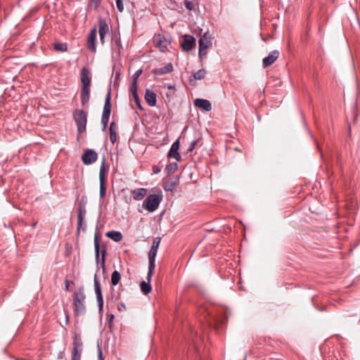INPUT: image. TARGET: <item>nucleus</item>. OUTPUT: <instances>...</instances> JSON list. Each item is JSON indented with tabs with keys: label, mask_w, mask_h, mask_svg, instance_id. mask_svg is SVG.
Here are the masks:
<instances>
[{
	"label": "nucleus",
	"mask_w": 360,
	"mask_h": 360,
	"mask_svg": "<svg viewBox=\"0 0 360 360\" xmlns=\"http://www.w3.org/2000/svg\"><path fill=\"white\" fill-rule=\"evenodd\" d=\"M82 89L80 93L81 103L82 105L88 104L90 98L91 77L89 70L83 67L80 72Z\"/></svg>",
	"instance_id": "f257e3e1"
},
{
	"label": "nucleus",
	"mask_w": 360,
	"mask_h": 360,
	"mask_svg": "<svg viewBox=\"0 0 360 360\" xmlns=\"http://www.w3.org/2000/svg\"><path fill=\"white\" fill-rule=\"evenodd\" d=\"M86 295L83 287L79 288L73 294V312L75 316L84 315L86 312Z\"/></svg>",
	"instance_id": "f03ea898"
},
{
	"label": "nucleus",
	"mask_w": 360,
	"mask_h": 360,
	"mask_svg": "<svg viewBox=\"0 0 360 360\" xmlns=\"http://www.w3.org/2000/svg\"><path fill=\"white\" fill-rule=\"evenodd\" d=\"M87 115V112L83 110L76 109L72 112L73 120L77 127V139H79V135L86 131Z\"/></svg>",
	"instance_id": "7ed1b4c3"
},
{
	"label": "nucleus",
	"mask_w": 360,
	"mask_h": 360,
	"mask_svg": "<svg viewBox=\"0 0 360 360\" xmlns=\"http://www.w3.org/2000/svg\"><path fill=\"white\" fill-rule=\"evenodd\" d=\"M162 200L161 194H150L143 202L142 207L148 212H155Z\"/></svg>",
	"instance_id": "20e7f679"
},
{
	"label": "nucleus",
	"mask_w": 360,
	"mask_h": 360,
	"mask_svg": "<svg viewBox=\"0 0 360 360\" xmlns=\"http://www.w3.org/2000/svg\"><path fill=\"white\" fill-rule=\"evenodd\" d=\"M160 243V238H155L148 252L149 276L153 274L155 268V257Z\"/></svg>",
	"instance_id": "39448f33"
},
{
	"label": "nucleus",
	"mask_w": 360,
	"mask_h": 360,
	"mask_svg": "<svg viewBox=\"0 0 360 360\" xmlns=\"http://www.w3.org/2000/svg\"><path fill=\"white\" fill-rule=\"evenodd\" d=\"M111 90L110 89L105 96V103L103 106L102 117H101V123L103 125V131H105L107 128L108 123L110 119V113H111Z\"/></svg>",
	"instance_id": "423d86ee"
},
{
	"label": "nucleus",
	"mask_w": 360,
	"mask_h": 360,
	"mask_svg": "<svg viewBox=\"0 0 360 360\" xmlns=\"http://www.w3.org/2000/svg\"><path fill=\"white\" fill-rule=\"evenodd\" d=\"M94 248H95V257L97 264L99 263V255H100V249L101 253V267L104 269L105 268V255L107 252V248L105 245H102L100 247V238L97 233H95L94 236Z\"/></svg>",
	"instance_id": "0eeeda50"
},
{
	"label": "nucleus",
	"mask_w": 360,
	"mask_h": 360,
	"mask_svg": "<svg viewBox=\"0 0 360 360\" xmlns=\"http://www.w3.org/2000/svg\"><path fill=\"white\" fill-rule=\"evenodd\" d=\"M86 205L85 202L80 201L77 206V234L79 233L80 230L85 231L86 225L84 224V219L86 214Z\"/></svg>",
	"instance_id": "6e6552de"
},
{
	"label": "nucleus",
	"mask_w": 360,
	"mask_h": 360,
	"mask_svg": "<svg viewBox=\"0 0 360 360\" xmlns=\"http://www.w3.org/2000/svg\"><path fill=\"white\" fill-rule=\"evenodd\" d=\"M171 41L165 35L155 34L153 37V44L155 48L158 49L161 52H166Z\"/></svg>",
	"instance_id": "1a4fd4ad"
},
{
	"label": "nucleus",
	"mask_w": 360,
	"mask_h": 360,
	"mask_svg": "<svg viewBox=\"0 0 360 360\" xmlns=\"http://www.w3.org/2000/svg\"><path fill=\"white\" fill-rule=\"evenodd\" d=\"M105 158H103L99 172V183H100V198H103L106 193L105 187Z\"/></svg>",
	"instance_id": "9d476101"
},
{
	"label": "nucleus",
	"mask_w": 360,
	"mask_h": 360,
	"mask_svg": "<svg viewBox=\"0 0 360 360\" xmlns=\"http://www.w3.org/2000/svg\"><path fill=\"white\" fill-rule=\"evenodd\" d=\"M94 283L95 293L96 295V300H97L98 306V310H99V312H101L103 309V295H102L101 283H100V281L98 279L96 275L94 276Z\"/></svg>",
	"instance_id": "9b49d317"
},
{
	"label": "nucleus",
	"mask_w": 360,
	"mask_h": 360,
	"mask_svg": "<svg viewBox=\"0 0 360 360\" xmlns=\"http://www.w3.org/2000/svg\"><path fill=\"white\" fill-rule=\"evenodd\" d=\"M98 158L97 153L93 149H85L82 155V161L85 165L94 163Z\"/></svg>",
	"instance_id": "f8f14e48"
},
{
	"label": "nucleus",
	"mask_w": 360,
	"mask_h": 360,
	"mask_svg": "<svg viewBox=\"0 0 360 360\" xmlns=\"http://www.w3.org/2000/svg\"><path fill=\"white\" fill-rule=\"evenodd\" d=\"M96 32H97L96 27L94 26L90 30L88 37H87V41H86L87 48L93 53H96Z\"/></svg>",
	"instance_id": "ddd939ff"
},
{
	"label": "nucleus",
	"mask_w": 360,
	"mask_h": 360,
	"mask_svg": "<svg viewBox=\"0 0 360 360\" xmlns=\"http://www.w3.org/2000/svg\"><path fill=\"white\" fill-rule=\"evenodd\" d=\"M181 45L184 51H190L195 45V39L191 34H185Z\"/></svg>",
	"instance_id": "4468645a"
},
{
	"label": "nucleus",
	"mask_w": 360,
	"mask_h": 360,
	"mask_svg": "<svg viewBox=\"0 0 360 360\" xmlns=\"http://www.w3.org/2000/svg\"><path fill=\"white\" fill-rule=\"evenodd\" d=\"M198 43H199L198 56L200 58H201L202 56H205L207 54V49L210 46L211 42H210V40L205 35H204L203 37L200 38Z\"/></svg>",
	"instance_id": "2eb2a0df"
},
{
	"label": "nucleus",
	"mask_w": 360,
	"mask_h": 360,
	"mask_svg": "<svg viewBox=\"0 0 360 360\" xmlns=\"http://www.w3.org/2000/svg\"><path fill=\"white\" fill-rule=\"evenodd\" d=\"M279 51L277 50H274L271 51L269 55L264 58L262 60V66L264 68H267L272 65L278 58Z\"/></svg>",
	"instance_id": "dca6fc26"
},
{
	"label": "nucleus",
	"mask_w": 360,
	"mask_h": 360,
	"mask_svg": "<svg viewBox=\"0 0 360 360\" xmlns=\"http://www.w3.org/2000/svg\"><path fill=\"white\" fill-rule=\"evenodd\" d=\"M179 148V141L176 140L174 141L167 154L169 158H174L176 161L179 162L181 160V156L178 152Z\"/></svg>",
	"instance_id": "f3484780"
},
{
	"label": "nucleus",
	"mask_w": 360,
	"mask_h": 360,
	"mask_svg": "<svg viewBox=\"0 0 360 360\" xmlns=\"http://www.w3.org/2000/svg\"><path fill=\"white\" fill-rule=\"evenodd\" d=\"M145 100L148 105L154 107L157 103V95L152 90L147 89L144 95Z\"/></svg>",
	"instance_id": "a211bd4d"
},
{
	"label": "nucleus",
	"mask_w": 360,
	"mask_h": 360,
	"mask_svg": "<svg viewBox=\"0 0 360 360\" xmlns=\"http://www.w3.org/2000/svg\"><path fill=\"white\" fill-rule=\"evenodd\" d=\"M194 105L205 111H210L212 110V104L210 101L204 98H196L194 100Z\"/></svg>",
	"instance_id": "6ab92c4d"
},
{
	"label": "nucleus",
	"mask_w": 360,
	"mask_h": 360,
	"mask_svg": "<svg viewBox=\"0 0 360 360\" xmlns=\"http://www.w3.org/2000/svg\"><path fill=\"white\" fill-rule=\"evenodd\" d=\"M174 70V67L172 63H169L164 67L155 68L153 70V73L155 75H164L165 74L172 72Z\"/></svg>",
	"instance_id": "aec40b11"
},
{
	"label": "nucleus",
	"mask_w": 360,
	"mask_h": 360,
	"mask_svg": "<svg viewBox=\"0 0 360 360\" xmlns=\"http://www.w3.org/2000/svg\"><path fill=\"white\" fill-rule=\"evenodd\" d=\"M148 190L144 188H136L131 191L133 199L137 201L143 200L146 196Z\"/></svg>",
	"instance_id": "412c9836"
},
{
	"label": "nucleus",
	"mask_w": 360,
	"mask_h": 360,
	"mask_svg": "<svg viewBox=\"0 0 360 360\" xmlns=\"http://www.w3.org/2000/svg\"><path fill=\"white\" fill-rule=\"evenodd\" d=\"M153 275L149 276V271L147 274V281H142L140 284L141 290L144 295H148L151 292L150 280Z\"/></svg>",
	"instance_id": "4be33fe9"
},
{
	"label": "nucleus",
	"mask_w": 360,
	"mask_h": 360,
	"mask_svg": "<svg viewBox=\"0 0 360 360\" xmlns=\"http://www.w3.org/2000/svg\"><path fill=\"white\" fill-rule=\"evenodd\" d=\"M72 349L83 350V342L79 333H75L73 335Z\"/></svg>",
	"instance_id": "5701e85b"
},
{
	"label": "nucleus",
	"mask_w": 360,
	"mask_h": 360,
	"mask_svg": "<svg viewBox=\"0 0 360 360\" xmlns=\"http://www.w3.org/2000/svg\"><path fill=\"white\" fill-rule=\"evenodd\" d=\"M110 31L106 20L102 18H98V34L106 35Z\"/></svg>",
	"instance_id": "b1692460"
},
{
	"label": "nucleus",
	"mask_w": 360,
	"mask_h": 360,
	"mask_svg": "<svg viewBox=\"0 0 360 360\" xmlns=\"http://www.w3.org/2000/svg\"><path fill=\"white\" fill-rule=\"evenodd\" d=\"M105 236L115 242H120L122 239V234L117 231H110L105 233Z\"/></svg>",
	"instance_id": "393cba45"
},
{
	"label": "nucleus",
	"mask_w": 360,
	"mask_h": 360,
	"mask_svg": "<svg viewBox=\"0 0 360 360\" xmlns=\"http://www.w3.org/2000/svg\"><path fill=\"white\" fill-rule=\"evenodd\" d=\"M177 184L176 180L170 179L164 183L163 188L165 191L173 192Z\"/></svg>",
	"instance_id": "a878e982"
},
{
	"label": "nucleus",
	"mask_w": 360,
	"mask_h": 360,
	"mask_svg": "<svg viewBox=\"0 0 360 360\" xmlns=\"http://www.w3.org/2000/svg\"><path fill=\"white\" fill-rule=\"evenodd\" d=\"M115 122H112L110 124V140L112 143H115L117 141V133L115 130Z\"/></svg>",
	"instance_id": "bb28decb"
},
{
	"label": "nucleus",
	"mask_w": 360,
	"mask_h": 360,
	"mask_svg": "<svg viewBox=\"0 0 360 360\" xmlns=\"http://www.w3.org/2000/svg\"><path fill=\"white\" fill-rule=\"evenodd\" d=\"M177 168H178L177 162H169V164H167L166 165L165 171L167 173V174L169 176V175H171L173 173H174L177 170Z\"/></svg>",
	"instance_id": "cd10ccee"
},
{
	"label": "nucleus",
	"mask_w": 360,
	"mask_h": 360,
	"mask_svg": "<svg viewBox=\"0 0 360 360\" xmlns=\"http://www.w3.org/2000/svg\"><path fill=\"white\" fill-rule=\"evenodd\" d=\"M54 50L60 52H65L68 51V44L66 43L56 42L53 44Z\"/></svg>",
	"instance_id": "c85d7f7f"
},
{
	"label": "nucleus",
	"mask_w": 360,
	"mask_h": 360,
	"mask_svg": "<svg viewBox=\"0 0 360 360\" xmlns=\"http://www.w3.org/2000/svg\"><path fill=\"white\" fill-rule=\"evenodd\" d=\"M121 278V275L117 271H114L111 275V283L112 285H117Z\"/></svg>",
	"instance_id": "c756f323"
},
{
	"label": "nucleus",
	"mask_w": 360,
	"mask_h": 360,
	"mask_svg": "<svg viewBox=\"0 0 360 360\" xmlns=\"http://www.w3.org/2000/svg\"><path fill=\"white\" fill-rule=\"evenodd\" d=\"M205 75H206L205 70L200 69L198 71H197L193 74V77L194 79L200 80V79H202L205 77Z\"/></svg>",
	"instance_id": "7c9ffc66"
},
{
	"label": "nucleus",
	"mask_w": 360,
	"mask_h": 360,
	"mask_svg": "<svg viewBox=\"0 0 360 360\" xmlns=\"http://www.w3.org/2000/svg\"><path fill=\"white\" fill-rule=\"evenodd\" d=\"M82 350L72 349L71 360H81Z\"/></svg>",
	"instance_id": "2f4dec72"
},
{
	"label": "nucleus",
	"mask_w": 360,
	"mask_h": 360,
	"mask_svg": "<svg viewBox=\"0 0 360 360\" xmlns=\"http://www.w3.org/2000/svg\"><path fill=\"white\" fill-rule=\"evenodd\" d=\"M200 141V139H197L193 140L189 144V146L187 149V152L188 153L192 152L195 148V147L198 146V143Z\"/></svg>",
	"instance_id": "473e14b6"
},
{
	"label": "nucleus",
	"mask_w": 360,
	"mask_h": 360,
	"mask_svg": "<svg viewBox=\"0 0 360 360\" xmlns=\"http://www.w3.org/2000/svg\"><path fill=\"white\" fill-rule=\"evenodd\" d=\"M133 98H134L137 107L139 108V109L141 110H143L144 108L141 105V100L139 97L138 94H134V95H133Z\"/></svg>",
	"instance_id": "72a5a7b5"
},
{
	"label": "nucleus",
	"mask_w": 360,
	"mask_h": 360,
	"mask_svg": "<svg viewBox=\"0 0 360 360\" xmlns=\"http://www.w3.org/2000/svg\"><path fill=\"white\" fill-rule=\"evenodd\" d=\"M114 319H115L114 314H106V319H107L109 328L112 327Z\"/></svg>",
	"instance_id": "f704fd0d"
},
{
	"label": "nucleus",
	"mask_w": 360,
	"mask_h": 360,
	"mask_svg": "<svg viewBox=\"0 0 360 360\" xmlns=\"http://www.w3.org/2000/svg\"><path fill=\"white\" fill-rule=\"evenodd\" d=\"M130 91L132 94V96L134 95V94H138L137 92V82L132 81L131 84L130 86Z\"/></svg>",
	"instance_id": "c9c22d12"
},
{
	"label": "nucleus",
	"mask_w": 360,
	"mask_h": 360,
	"mask_svg": "<svg viewBox=\"0 0 360 360\" xmlns=\"http://www.w3.org/2000/svg\"><path fill=\"white\" fill-rule=\"evenodd\" d=\"M116 6H117V10L120 13H122L124 11V4H123L122 0H116Z\"/></svg>",
	"instance_id": "e433bc0d"
},
{
	"label": "nucleus",
	"mask_w": 360,
	"mask_h": 360,
	"mask_svg": "<svg viewBox=\"0 0 360 360\" xmlns=\"http://www.w3.org/2000/svg\"><path fill=\"white\" fill-rule=\"evenodd\" d=\"M184 5H185V7L186 8V9H188L190 11H193L194 8L193 4L191 1L185 0Z\"/></svg>",
	"instance_id": "4c0bfd02"
},
{
	"label": "nucleus",
	"mask_w": 360,
	"mask_h": 360,
	"mask_svg": "<svg viewBox=\"0 0 360 360\" xmlns=\"http://www.w3.org/2000/svg\"><path fill=\"white\" fill-rule=\"evenodd\" d=\"M91 6L94 9H97L101 4V0H90Z\"/></svg>",
	"instance_id": "58836bf2"
},
{
	"label": "nucleus",
	"mask_w": 360,
	"mask_h": 360,
	"mask_svg": "<svg viewBox=\"0 0 360 360\" xmlns=\"http://www.w3.org/2000/svg\"><path fill=\"white\" fill-rule=\"evenodd\" d=\"M142 73V70L139 69L136 70L134 74L132 75V81H136L138 82L139 77Z\"/></svg>",
	"instance_id": "ea45409f"
},
{
	"label": "nucleus",
	"mask_w": 360,
	"mask_h": 360,
	"mask_svg": "<svg viewBox=\"0 0 360 360\" xmlns=\"http://www.w3.org/2000/svg\"><path fill=\"white\" fill-rule=\"evenodd\" d=\"M98 360H103L102 348L99 345H98Z\"/></svg>",
	"instance_id": "a19ab883"
},
{
	"label": "nucleus",
	"mask_w": 360,
	"mask_h": 360,
	"mask_svg": "<svg viewBox=\"0 0 360 360\" xmlns=\"http://www.w3.org/2000/svg\"><path fill=\"white\" fill-rule=\"evenodd\" d=\"M161 171V167H160L158 165H153V172L154 174H158Z\"/></svg>",
	"instance_id": "79ce46f5"
},
{
	"label": "nucleus",
	"mask_w": 360,
	"mask_h": 360,
	"mask_svg": "<svg viewBox=\"0 0 360 360\" xmlns=\"http://www.w3.org/2000/svg\"><path fill=\"white\" fill-rule=\"evenodd\" d=\"M126 309L125 304L124 303H118L117 304V309L120 311H122V310H124Z\"/></svg>",
	"instance_id": "37998d69"
},
{
	"label": "nucleus",
	"mask_w": 360,
	"mask_h": 360,
	"mask_svg": "<svg viewBox=\"0 0 360 360\" xmlns=\"http://www.w3.org/2000/svg\"><path fill=\"white\" fill-rule=\"evenodd\" d=\"M115 43L116 44V46L118 47L119 49H120V48L122 47V44H121V40L120 38H116L115 39Z\"/></svg>",
	"instance_id": "c03bdc74"
},
{
	"label": "nucleus",
	"mask_w": 360,
	"mask_h": 360,
	"mask_svg": "<svg viewBox=\"0 0 360 360\" xmlns=\"http://www.w3.org/2000/svg\"><path fill=\"white\" fill-rule=\"evenodd\" d=\"M99 37H100L101 44L103 45L105 44V34H99Z\"/></svg>",
	"instance_id": "a18cd8bd"
},
{
	"label": "nucleus",
	"mask_w": 360,
	"mask_h": 360,
	"mask_svg": "<svg viewBox=\"0 0 360 360\" xmlns=\"http://www.w3.org/2000/svg\"><path fill=\"white\" fill-rule=\"evenodd\" d=\"M70 282L68 280L65 281V289L66 291H70L69 288Z\"/></svg>",
	"instance_id": "49530a36"
},
{
	"label": "nucleus",
	"mask_w": 360,
	"mask_h": 360,
	"mask_svg": "<svg viewBox=\"0 0 360 360\" xmlns=\"http://www.w3.org/2000/svg\"><path fill=\"white\" fill-rule=\"evenodd\" d=\"M65 325H68V323H69V314H68V313L67 311H65Z\"/></svg>",
	"instance_id": "de8ad7c7"
},
{
	"label": "nucleus",
	"mask_w": 360,
	"mask_h": 360,
	"mask_svg": "<svg viewBox=\"0 0 360 360\" xmlns=\"http://www.w3.org/2000/svg\"><path fill=\"white\" fill-rule=\"evenodd\" d=\"M63 357H64V351L60 352L58 354V359H63Z\"/></svg>",
	"instance_id": "09e8293b"
},
{
	"label": "nucleus",
	"mask_w": 360,
	"mask_h": 360,
	"mask_svg": "<svg viewBox=\"0 0 360 360\" xmlns=\"http://www.w3.org/2000/svg\"><path fill=\"white\" fill-rule=\"evenodd\" d=\"M318 310L321 311H325L326 310V307L318 309Z\"/></svg>",
	"instance_id": "8fccbe9b"
},
{
	"label": "nucleus",
	"mask_w": 360,
	"mask_h": 360,
	"mask_svg": "<svg viewBox=\"0 0 360 360\" xmlns=\"http://www.w3.org/2000/svg\"><path fill=\"white\" fill-rule=\"evenodd\" d=\"M174 86H169V89H174Z\"/></svg>",
	"instance_id": "3c124183"
}]
</instances>
